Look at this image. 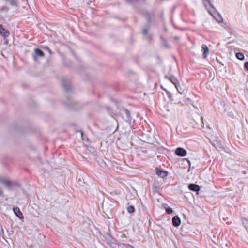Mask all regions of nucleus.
<instances>
[{"label":"nucleus","instance_id":"1a4fd4ad","mask_svg":"<svg viewBox=\"0 0 248 248\" xmlns=\"http://www.w3.org/2000/svg\"><path fill=\"white\" fill-rule=\"evenodd\" d=\"M188 188L191 191L197 192H199L200 190L199 186L194 184H189L188 186Z\"/></svg>","mask_w":248,"mask_h":248},{"label":"nucleus","instance_id":"412c9836","mask_svg":"<svg viewBox=\"0 0 248 248\" xmlns=\"http://www.w3.org/2000/svg\"><path fill=\"white\" fill-rule=\"evenodd\" d=\"M172 82L173 83V84H175V82H173V81H172Z\"/></svg>","mask_w":248,"mask_h":248},{"label":"nucleus","instance_id":"423d86ee","mask_svg":"<svg viewBox=\"0 0 248 248\" xmlns=\"http://www.w3.org/2000/svg\"><path fill=\"white\" fill-rule=\"evenodd\" d=\"M13 210L14 213L20 219H23L24 218L23 215L22 214V212L20 211V209L18 207H14Z\"/></svg>","mask_w":248,"mask_h":248},{"label":"nucleus","instance_id":"4468645a","mask_svg":"<svg viewBox=\"0 0 248 248\" xmlns=\"http://www.w3.org/2000/svg\"><path fill=\"white\" fill-rule=\"evenodd\" d=\"M203 3L206 7H207V4H209L212 8H213V6L210 2V0H203Z\"/></svg>","mask_w":248,"mask_h":248},{"label":"nucleus","instance_id":"f3484780","mask_svg":"<svg viewBox=\"0 0 248 248\" xmlns=\"http://www.w3.org/2000/svg\"><path fill=\"white\" fill-rule=\"evenodd\" d=\"M143 33L144 34H147L148 33V29H147V28L143 29Z\"/></svg>","mask_w":248,"mask_h":248},{"label":"nucleus","instance_id":"dca6fc26","mask_svg":"<svg viewBox=\"0 0 248 248\" xmlns=\"http://www.w3.org/2000/svg\"><path fill=\"white\" fill-rule=\"evenodd\" d=\"M166 211L168 214H171L172 213L173 210L171 208L168 207L166 208Z\"/></svg>","mask_w":248,"mask_h":248},{"label":"nucleus","instance_id":"a211bd4d","mask_svg":"<svg viewBox=\"0 0 248 248\" xmlns=\"http://www.w3.org/2000/svg\"><path fill=\"white\" fill-rule=\"evenodd\" d=\"M245 68L248 71V62H246L244 64Z\"/></svg>","mask_w":248,"mask_h":248},{"label":"nucleus","instance_id":"6ab92c4d","mask_svg":"<svg viewBox=\"0 0 248 248\" xmlns=\"http://www.w3.org/2000/svg\"><path fill=\"white\" fill-rule=\"evenodd\" d=\"M45 48L46 50H48V52H49L50 53H51V50H50V49H49L47 46H45Z\"/></svg>","mask_w":248,"mask_h":248},{"label":"nucleus","instance_id":"9d476101","mask_svg":"<svg viewBox=\"0 0 248 248\" xmlns=\"http://www.w3.org/2000/svg\"><path fill=\"white\" fill-rule=\"evenodd\" d=\"M236 58L240 60H243L244 59V55L241 53V52H238L236 54Z\"/></svg>","mask_w":248,"mask_h":248},{"label":"nucleus","instance_id":"39448f33","mask_svg":"<svg viewBox=\"0 0 248 248\" xmlns=\"http://www.w3.org/2000/svg\"><path fill=\"white\" fill-rule=\"evenodd\" d=\"M175 153L177 155L180 156H185L186 155V151L182 148H178L176 149Z\"/></svg>","mask_w":248,"mask_h":248},{"label":"nucleus","instance_id":"aec40b11","mask_svg":"<svg viewBox=\"0 0 248 248\" xmlns=\"http://www.w3.org/2000/svg\"><path fill=\"white\" fill-rule=\"evenodd\" d=\"M2 194V192L0 190V195Z\"/></svg>","mask_w":248,"mask_h":248},{"label":"nucleus","instance_id":"20e7f679","mask_svg":"<svg viewBox=\"0 0 248 248\" xmlns=\"http://www.w3.org/2000/svg\"><path fill=\"white\" fill-rule=\"evenodd\" d=\"M0 34L4 38H6L10 35V32L5 29L3 26L0 24Z\"/></svg>","mask_w":248,"mask_h":248},{"label":"nucleus","instance_id":"f257e3e1","mask_svg":"<svg viewBox=\"0 0 248 248\" xmlns=\"http://www.w3.org/2000/svg\"><path fill=\"white\" fill-rule=\"evenodd\" d=\"M209 14L214 18V19L219 23H222L223 22V19L221 15L217 12H215V14H213L211 11L208 10Z\"/></svg>","mask_w":248,"mask_h":248},{"label":"nucleus","instance_id":"0eeeda50","mask_svg":"<svg viewBox=\"0 0 248 248\" xmlns=\"http://www.w3.org/2000/svg\"><path fill=\"white\" fill-rule=\"evenodd\" d=\"M172 224L174 227H178L181 224V220L177 216H174L172 219Z\"/></svg>","mask_w":248,"mask_h":248},{"label":"nucleus","instance_id":"2eb2a0df","mask_svg":"<svg viewBox=\"0 0 248 248\" xmlns=\"http://www.w3.org/2000/svg\"><path fill=\"white\" fill-rule=\"evenodd\" d=\"M1 182L5 184L7 186H11V182L8 180H0Z\"/></svg>","mask_w":248,"mask_h":248},{"label":"nucleus","instance_id":"9b49d317","mask_svg":"<svg viewBox=\"0 0 248 248\" xmlns=\"http://www.w3.org/2000/svg\"><path fill=\"white\" fill-rule=\"evenodd\" d=\"M5 1L9 2L12 6H17L16 0H5Z\"/></svg>","mask_w":248,"mask_h":248},{"label":"nucleus","instance_id":"6e6552de","mask_svg":"<svg viewBox=\"0 0 248 248\" xmlns=\"http://www.w3.org/2000/svg\"><path fill=\"white\" fill-rule=\"evenodd\" d=\"M202 50L203 51L202 56L204 58H206L209 54V50L207 46L205 44L202 45Z\"/></svg>","mask_w":248,"mask_h":248},{"label":"nucleus","instance_id":"ddd939ff","mask_svg":"<svg viewBox=\"0 0 248 248\" xmlns=\"http://www.w3.org/2000/svg\"><path fill=\"white\" fill-rule=\"evenodd\" d=\"M242 223L246 229H248V219L244 218L242 219Z\"/></svg>","mask_w":248,"mask_h":248},{"label":"nucleus","instance_id":"7ed1b4c3","mask_svg":"<svg viewBox=\"0 0 248 248\" xmlns=\"http://www.w3.org/2000/svg\"><path fill=\"white\" fill-rule=\"evenodd\" d=\"M155 170L156 174L162 178L166 177L168 175V172L166 170H160L158 168H156Z\"/></svg>","mask_w":248,"mask_h":248},{"label":"nucleus","instance_id":"f03ea898","mask_svg":"<svg viewBox=\"0 0 248 248\" xmlns=\"http://www.w3.org/2000/svg\"><path fill=\"white\" fill-rule=\"evenodd\" d=\"M34 54L33 55V59L35 61L37 60V56L43 57L45 56V53L39 48H35L34 50Z\"/></svg>","mask_w":248,"mask_h":248},{"label":"nucleus","instance_id":"f8f14e48","mask_svg":"<svg viewBox=\"0 0 248 248\" xmlns=\"http://www.w3.org/2000/svg\"><path fill=\"white\" fill-rule=\"evenodd\" d=\"M127 210L128 213H132L135 211V208L132 205H130L127 207Z\"/></svg>","mask_w":248,"mask_h":248}]
</instances>
